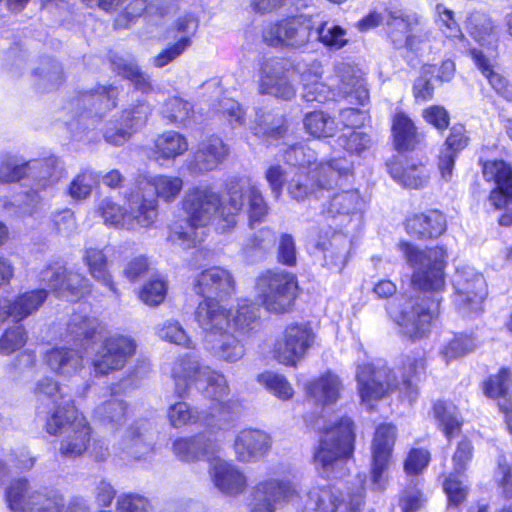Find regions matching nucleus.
<instances>
[{
	"instance_id": "34",
	"label": "nucleus",
	"mask_w": 512,
	"mask_h": 512,
	"mask_svg": "<svg viewBox=\"0 0 512 512\" xmlns=\"http://www.w3.org/2000/svg\"><path fill=\"white\" fill-rule=\"evenodd\" d=\"M469 138L466 136L465 128L462 125H454L440 150L438 168L445 181L452 176L455 159L460 151L468 145Z\"/></svg>"
},
{
	"instance_id": "2",
	"label": "nucleus",
	"mask_w": 512,
	"mask_h": 512,
	"mask_svg": "<svg viewBox=\"0 0 512 512\" xmlns=\"http://www.w3.org/2000/svg\"><path fill=\"white\" fill-rule=\"evenodd\" d=\"M365 474H357L343 492L334 485L314 484L301 494L290 480L268 478L251 490L250 512H275L278 505L292 504L295 512H361L365 497Z\"/></svg>"
},
{
	"instance_id": "11",
	"label": "nucleus",
	"mask_w": 512,
	"mask_h": 512,
	"mask_svg": "<svg viewBox=\"0 0 512 512\" xmlns=\"http://www.w3.org/2000/svg\"><path fill=\"white\" fill-rule=\"evenodd\" d=\"M314 29V17L301 14L269 25L263 31V40L270 46L299 49L311 41Z\"/></svg>"
},
{
	"instance_id": "39",
	"label": "nucleus",
	"mask_w": 512,
	"mask_h": 512,
	"mask_svg": "<svg viewBox=\"0 0 512 512\" xmlns=\"http://www.w3.org/2000/svg\"><path fill=\"white\" fill-rule=\"evenodd\" d=\"M128 405L124 400L111 397L100 403L94 410V419L108 430L115 432L128 419Z\"/></svg>"
},
{
	"instance_id": "16",
	"label": "nucleus",
	"mask_w": 512,
	"mask_h": 512,
	"mask_svg": "<svg viewBox=\"0 0 512 512\" xmlns=\"http://www.w3.org/2000/svg\"><path fill=\"white\" fill-rule=\"evenodd\" d=\"M39 281L50 288L58 298L73 301L89 292V280L78 272L67 271L60 265H49L39 274Z\"/></svg>"
},
{
	"instance_id": "29",
	"label": "nucleus",
	"mask_w": 512,
	"mask_h": 512,
	"mask_svg": "<svg viewBox=\"0 0 512 512\" xmlns=\"http://www.w3.org/2000/svg\"><path fill=\"white\" fill-rule=\"evenodd\" d=\"M336 75L339 78V91L351 103L365 105L369 100V92L362 72L348 63L336 66Z\"/></svg>"
},
{
	"instance_id": "3",
	"label": "nucleus",
	"mask_w": 512,
	"mask_h": 512,
	"mask_svg": "<svg viewBox=\"0 0 512 512\" xmlns=\"http://www.w3.org/2000/svg\"><path fill=\"white\" fill-rule=\"evenodd\" d=\"M352 163L344 158H335L316 165L314 169H288L271 165L265 172V179L272 196L277 200L286 186L289 197L302 202L312 196L318 197L321 190L338 185L342 178L352 174Z\"/></svg>"
},
{
	"instance_id": "22",
	"label": "nucleus",
	"mask_w": 512,
	"mask_h": 512,
	"mask_svg": "<svg viewBox=\"0 0 512 512\" xmlns=\"http://www.w3.org/2000/svg\"><path fill=\"white\" fill-rule=\"evenodd\" d=\"M482 173L486 181L496 185L490 193V203L495 208L512 205V168L502 160L485 161Z\"/></svg>"
},
{
	"instance_id": "61",
	"label": "nucleus",
	"mask_w": 512,
	"mask_h": 512,
	"mask_svg": "<svg viewBox=\"0 0 512 512\" xmlns=\"http://www.w3.org/2000/svg\"><path fill=\"white\" fill-rule=\"evenodd\" d=\"M478 346L476 339L470 335H455L441 350V355L448 363L474 351Z\"/></svg>"
},
{
	"instance_id": "28",
	"label": "nucleus",
	"mask_w": 512,
	"mask_h": 512,
	"mask_svg": "<svg viewBox=\"0 0 512 512\" xmlns=\"http://www.w3.org/2000/svg\"><path fill=\"white\" fill-rule=\"evenodd\" d=\"M342 390L341 378L330 370L305 385L308 400L322 407L334 405L340 399Z\"/></svg>"
},
{
	"instance_id": "8",
	"label": "nucleus",
	"mask_w": 512,
	"mask_h": 512,
	"mask_svg": "<svg viewBox=\"0 0 512 512\" xmlns=\"http://www.w3.org/2000/svg\"><path fill=\"white\" fill-rule=\"evenodd\" d=\"M45 431L50 435H61L59 452L65 458H77L88 448L91 439V427L79 414L74 405H59L46 416Z\"/></svg>"
},
{
	"instance_id": "20",
	"label": "nucleus",
	"mask_w": 512,
	"mask_h": 512,
	"mask_svg": "<svg viewBox=\"0 0 512 512\" xmlns=\"http://www.w3.org/2000/svg\"><path fill=\"white\" fill-rule=\"evenodd\" d=\"M272 447L270 435L260 429H243L235 437L233 450L242 463H256L268 455Z\"/></svg>"
},
{
	"instance_id": "38",
	"label": "nucleus",
	"mask_w": 512,
	"mask_h": 512,
	"mask_svg": "<svg viewBox=\"0 0 512 512\" xmlns=\"http://www.w3.org/2000/svg\"><path fill=\"white\" fill-rule=\"evenodd\" d=\"M46 362L57 375L72 377L82 369L83 356L77 349L58 347L47 352Z\"/></svg>"
},
{
	"instance_id": "26",
	"label": "nucleus",
	"mask_w": 512,
	"mask_h": 512,
	"mask_svg": "<svg viewBox=\"0 0 512 512\" xmlns=\"http://www.w3.org/2000/svg\"><path fill=\"white\" fill-rule=\"evenodd\" d=\"M388 35L396 48L408 47L417 50L415 45L419 17L415 13L402 10L389 11L386 19Z\"/></svg>"
},
{
	"instance_id": "13",
	"label": "nucleus",
	"mask_w": 512,
	"mask_h": 512,
	"mask_svg": "<svg viewBox=\"0 0 512 512\" xmlns=\"http://www.w3.org/2000/svg\"><path fill=\"white\" fill-rule=\"evenodd\" d=\"M315 340L316 335L310 325L290 324L274 343V356L281 364L295 367L306 357Z\"/></svg>"
},
{
	"instance_id": "63",
	"label": "nucleus",
	"mask_w": 512,
	"mask_h": 512,
	"mask_svg": "<svg viewBox=\"0 0 512 512\" xmlns=\"http://www.w3.org/2000/svg\"><path fill=\"white\" fill-rule=\"evenodd\" d=\"M511 386V372L509 369L501 368L500 371L490 376L483 384L484 394L489 398L502 399L506 402L509 388Z\"/></svg>"
},
{
	"instance_id": "36",
	"label": "nucleus",
	"mask_w": 512,
	"mask_h": 512,
	"mask_svg": "<svg viewBox=\"0 0 512 512\" xmlns=\"http://www.w3.org/2000/svg\"><path fill=\"white\" fill-rule=\"evenodd\" d=\"M189 149L187 138L177 131H166L158 135L149 157L157 162L174 161Z\"/></svg>"
},
{
	"instance_id": "43",
	"label": "nucleus",
	"mask_w": 512,
	"mask_h": 512,
	"mask_svg": "<svg viewBox=\"0 0 512 512\" xmlns=\"http://www.w3.org/2000/svg\"><path fill=\"white\" fill-rule=\"evenodd\" d=\"M47 296L48 292L45 289L22 293L12 303L4 306L6 314L16 321H21L38 311Z\"/></svg>"
},
{
	"instance_id": "4",
	"label": "nucleus",
	"mask_w": 512,
	"mask_h": 512,
	"mask_svg": "<svg viewBox=\"0 0 512 512\" xmlns=\"http://www.w3.org/2000/svg\"><path fill=\"white\" fill-rule=\"evenodd\" d=\"M182 207L187 219L173 224L168 240L187 249L200 241L198 228L207 226L216 217L225 223L222 210L228 207V201L223 202L221 195L211 185H196L185 192Z\"/></svg>"
},
{
	"instance_id": "56",
	"label": "nucleus",
	"mask_w": 512,
	"mask_h": 512,
	"mask_svg": "<svg viewBox=\"0 0 512 512\" xmlns=\"http://www.w3.org/2000/svg\"><path fill=\"white\" fill-rule=\"evenodd\" d=\"M395 437L396 429L393 425H379L372 441V457L390 459Z\"/></svg>"
},
{
	"instance_id": "19",
	"label": "nucleus",
	"mask_w": 512,
	"mask_h": 512,
	"mask_svg": "<svg viewBox=\"0 0 512 512\" xmlns=\"http://www.w3.org/2000/svg\"><path fill=\"white\" fill-rule=\"evenodd\" d=\"M228 153V147L220 137H206L187 159V170L193 177L203 176L214 171L226 159Z\"/></svg>"
},
{
	"instance_id": "9",
	"label": "nucleus",
	"mask_w": 512,
	"mask_h": 512,
	"mask_svg": "<svg viewBox=\"0 0 512 512\" xmlns=\"http://www.w3.org/2000/svg\"><path fill=\"white\" fill-rule=\"evenodd\" d=\"M172 377L175 382V393L183 398L189 393L193 383L205 381L204 396L215 402V408L223 405L228 396L229 387L224 375L201 366L196 356L186 354L179 357L173 364Z\"/></svg>"
},
{
	"instance_id": "50",
	"label": "nucleus",
	"mask_w": 512,
	"mask_h": 512,
	"mask_svg": "<svg viewBox=\"0 0 512 512\" xmlns=\"http://www.w3.org/2000/svg\"><path fill=\"white\" fill-rule=\"evenodd\" d=\"M303 123L306 132L317 138L333 137L337 131L334 119L322 111L307 113Z\"/></svg>"
},
{
	"instance_id": "45",
	"label": "nucleus",
	"mask_w": 512,
	"mask_h": 512,
	"mask_svg": "<svg viewBox=\"0 0 512 512\" xmlns=\"http://www.w3.org/2000/svg\"><path fill=\"white\" fill-rule=\"evenodd\" d=\"M471 56L491 87L507 100H511L512 89L510 88L509 81L505 76L495 70L492 60L486 56L482 50L478 49H472Z\"/></svg>"
},
{
	"instance_id": "5",
	"label": "nucleus",
	"mask_w": 512,
	"mask_h": 512,
	"mask_svg": "<svg viewBox=\"0 0 512 512\" xmlns=\"http://www.w3.org/2000/svg\"><path fill=\"white\" fill-rule=\"evenodd\" d=\"M419 367L422 368L420 361L408 358L400 383L393 371L384 364L366 363L357 365L355 379L361 404L368 410H372L375 403L395 388H399L410 401L415 400L418 391L414 383V377H416Z\"/></svg>"
},
{
	"instance_id": "35",
	"label": "nucleus",
	"mask_w": 512,
	"mask_h": 512,
	"mask_svg": "<svg viewBox=\"0 0 512 512\" xmlns=\"http://www.w3.org/2000/svg\"><path fill=\"white\" fill-rule=\"evenodd\" d=\"M445 229V217L437 210H431L425 214H415L406 220L407 233L418 239L438 237Z\"/></svg>"
},
{
	"instance_id": "60",
	"label": "nucleus",
	"mask_w": 512,
	"mask_h": 512,
	"mask_svg": "<svg viewBox=\"0 0 512 512\" xmlns=\"http://www.w3.org/2000/svg\"><path fill=\"white\" fill-rule=\"evenodd\" d=\"M284 161L289 169H311L316 161L315 151L304 144L290 146L284 152Z\"/></svg>"
},
{
	"instance_id": "27",
	"label": "nucleus",
	"mask_w": 512,
	"mask_h": 512,
	"mask_svg": "<svg viewBox=\"0 0 512 512\" xmlns=\"http://www.w3.org/2000/svg\"><path fill=\"white\" fill-rule=\"evenodd\" d=\"M158 201L154 195L137 191L128 198L126 229L136 230L152 226L158 216Z\"/></svg>"
},
{
	"instance_id": "54",
	"label": "nucleus",
	"mask_w": 512,
	"mask_h": 512,
	"mask_svg": "<svg viewBox=\"0 0 512 512\" xmlns=\"http://www.w3.org/2000/svg\"><path fill=\"white\" fill-rule=\"evenodd\" d=\"M275 239V233L272 229L261 228L246 239L242 252L246 258L253 260L258 254L262 255L268 251L274 245Z\"/></svg>"
},
{
	"instance_id": "58",
	"label": "nucleus",
	"mask_w": 512,
	"mask_h": 512,
	"mask_svg": "<svg viewBox=\"0 0 512 512\" xmlns=\"http://www.w3.org/2000/svg\"><path fill=\"white\" fill-rule=\"evenodd\" d=\"M258 309L252 304H243L238 307L234 314H230V329L239 336L247 334L254 328L257 320Z\"/></svg>"
},
{
	"instance_id": "24",
	"label": "nucleus",
	"mask_w": 512,
	"mask_h": 512,
	"mask_svg": "<svg viewBox=\"0 0 512 512\" xmlns=\"http://www.w3.org/2000/svg\"><path fill=\"white\" fill-rule=\"evenodd\" d=\"M173 453L182 462L207 460L209 464L220 451V445L205 434L181 437L172 444Z\"/></svg>"
},
{
	"instance_id": "18",
	"label": "nucleus",
	"mask_w": 512,
	"mask_h": 512,
	"mask_svg": "<svg viewBox=\"0 0 512 512\" xmlns=\"http://www.w3.org/2000/svg\"><path fill=\"white\" fill-rule=\"evenodd\" d=\"M135 350L136 344L129 337L118 335L107 338L93 359L95 374L104 376L122 369Z\"/></svg>"
},
{
	"instance_id": "64",
	"label": "nucleus",
	"mask_w": 512,
	"mask_h": 512,
	"mask_svg": "<svg viewBox=\"0 0 512 512\" xmlns=\"http://www.w3.org/2000/svg\"><path fill=\"white\" fill-rule=\"evenodd\" d=\"M258 382L281 400H289L294 395L291 384L282 375L264 372L258 376Z\"/></svg>"
},
{
	"instance_id": "47",
	"label": "nucleus",
	"mask_w": 512,
	"mask_h": 512,
	"mask_svg": "<svg viewBox=\"0 0 512 512\" xmlns=\"http://www.w3.org/2000/svg\"><path fill=\"white\" fill-rule=\"evenodd\" d=\"M111 66L117 74L130 80L137 90L143 93L152 90L149 76L143 73L134 61L115 56L111 60Z\"/></svg>"
},
{
	"instance_id": "40",
	"label": "nucleus",
	"mask_w": 512,
	"mask_h": 512,
	"mask_svg": "<svg viewBox=\"0 0 512 512\" xmlns=\"http://www.w3.org/2000/svg\"><path fill=\"white\" fill-rule=\"evenodd\" d=\"M395 147L399 151L414 150L424 139L412 119L404 112H397L392 121Z\"/></svg>"
},
{
	"instance_id": "25",
	"label": "nucleus",
	"mask_w": 512,
	"mask_h": 512,
	"mask_svg": "<svg viewBox=\"0 0 512 512\" xmlns=\"http://www.w3.org/2000/svg\"><path fill=\"white\" fill-rule=\"evenodd\" d=\"M28 184L34 193L56 185L67 172L63 163L55 156L28 161Z\"/></svg>"
},
{
	"instance_id": "42",
	"label": "nucleus",
	"mask_w": 512,
	"mask_h": 512,
	"mask_svg": "<svg viewBox=\"0 0 512 512\" xmlns=\"http://www.w3.org/2000/svg\"><path fill=\"white\" fill-rule=\"evenodd\" d=\"M98 328L99 322L96 318L73 314L67 324V342H73L75 346L86 349V345H89L97 334Z\"/></svg>"
},
{
	"instance_id": "41",
	"label": "nucleus",
	"mask_w": 512,
	"mask_h": 512,
	"mask_svg": "<svg viewBox=\"0 0 512 512\" xmlns=\"http://www.w3.org/2000/svg\"><path fill=\"white\" fill-rule=\"evenodd\" d=\"M253 133L267 141L277 140L286 132V120L282 114L262 108L256 109Z\"/></svg>"
},
{
	"instance_id": "14",
	"label": "nucleus",
	"mask_w": 512,
	"mask_h": 512,
	"mask_svg": "<svg viewBox=\"0 0 512 512\" xmlns=\"http://www.w3.org/2000/svg\"><path fill=\"white\" fill-rule=\"evenodd\" d=\"M455 290L454 304L463 315L478 314L487 295L486 283L482 274L474 268H458L453 275Z\"/></svg>"
},
{
	"instance_id": "49",
	"label": "nucleus",
	"mask_w": 512,
	"mask_h": 512,
	"mask_svg": "<svg viewBox=\"0 0 512 512\" xmlns=\"http://www.w3.org/2000/svg\"><path fill=\"white\" fill-rule=\"evenodd\" d=\"M433 412L448 439L460 432L462 420L459 411L452 403L437 401L433 406Z\"/></svg>"
},
{
	"instance_id": "7",
	"label": "nucleus",
	"mask_w": 512,
	"mask_h": 512,
	"mask_svg": "<svg viewBox=\"0 0 512 512\" xmlns=\"http://www.w3.org/2000/svg\"><path fill=\"white\" fill-rule=\"evenodd\" d=\"M353 422L342 417L324 428L319 445L314 452L317 472L327 479H341L349 473L348 462L354 452Z\"/></svg>"
},
{
	"instance_id": "15",
	"label": "nucleus",
	"mask_w": 512,
	"mask_h": 512,
	"mask_svg": "<svg viewBox=\"0 0 512 512\" xmlns=\"http://www.w3.org/2000/svg\"><path fill=\"white\" fill-rule=\"evenodd\" d=\"M117 91L113 86H100L95 91L80 93L72 99L70 106L76 115V123L89 127L107 111L116 106Z\"/></svg>"
},
{
	"instance_id": "23",
	"label": "nucleus",
	"mask_w": 512,
	"mask_h": 512,
	"mask_svg": "<svg viewBox=\"0 0 512 512\" xmlns=\"http://www.w3.org/2000/svg\"><path fill=\"white\" fill-rule=\"evenodd\" d=\"M259 92L283 100H290L295 95V89L288 80L285 68L280 60L268 59L262 63Z\"/></svg>"
},
{
	"instance_id": "31",
	"label": "nucleus",
	"mask_w": 512,
	"mask_h": 512,
	"mask_svg": "<svg viewBox=\"0 0 512 512\" xmlns=\"http://www.w3.org/2000/svg\"><path fill=\"white\" fill-rule=\"evenodd\" d=\"M359 114V110L348 108L341 112V119L348 126L356 123V120L352 118L358 117ZM337 144L350 154L360 155L370 148L372 139L369 134L360 128L347 127L337 138Z\"/></svg>"
},
{
	"instance_id": "12",
	"label": "nucleus",
	"mask_w": 512,
	"mask_h": 512,
	"mask_svg": "<svg viewBox=\"0 0 512 512\" xmlns=\"http://www.w3.org/2000/svg\"><path fill=\"white\" fill-rule=\"evenodd\" d=\"M256 289L268 311L283 313L296 297L297 282L291 273L267 271L258 278Z\"/></svg>"
},
{
	"instance_id": "32",
	"label": "nucleus",
	"mask_w": 512,
	"mask_h": 512,
	"mask_svg": "<svg viewBox=\"0 0 512 512\" xmlns=\"http://www.w3.org/2000/svg\"><path fill=\"white\" fill-rule=\"evenodd\" d=\"M351 246L348 235L334 231L329 238L321 239L317 247L322 250L324 265L331 270L341 272L347 263Z\"/></svg>"
},
{
	"instance_id": "21",
	"label": "nucleus",
	"mask_w": 512,
	"mask_h": 512,
	"mask_svg": "<svg viewBox=\"0 0 512 512\" xmlns=\"http://www.w3.org/2000/svg\"><path fill=\"white\" fill-rule=\"evenodd\" d=\"M209 476L215 488L227 496H238L247 488L246 475L232 462L217 455L209 464Z\"/></svg>"
},
{
	"instance_id": "46",
	"label": "nucleus",
	"mask_w": 512,
	"mask_h": 512,
	"mask_svg": "<svg viewBox=\"0 0 512 512\" xmlns=\"http://www.w3.org/2000/svg\"><path fill=\"white\" fill-rule=\"evenodd\" d=\"M363 207L364 201L359 192L357 190H347L334 194L323 213L331 218L350 216L361 212Z\"/></svg>"
},
{
	"instance_id": "59",
	"label": "nucleus",
	"mask_w": 512,
	"mask_h": 512,
	"mask_svg": "<svg viewBox=\"0 0 512 512\" xmlns=\"http://www.w3.org/2000/svg\"><path fill=\"white\" fill-rule=\"evenodd\" d=\"M100 174L92 170L81 171L70 183L68 195L75 200H84L92 193V188L99 182Z\"/></svg>"
},
{
	"instance_id": "6",
	"label": "nucleus",
	"mask_w": 512,
	"mask_h": 512,
	"mask_svg": "<svg viewBox=\"0 0 512 512\" xmlns=\"http://www.w3.org/2000/svg\"><path fill=\"white\" fill-rule=\"evenodd\" d=\"M209 303H199L194 313L195 321L204 333V348L220 361L238 362L246 350L241 336L229 330V310Z\"/></svg>"
},
{
	"instance_id": "30",
	"label": "nucleus",
	"mask_w": 512,
	"mask_h": 512,
	"mask_svg": "<svg viewBox=\"0 0 512 512\" xmlns=\"http://www.w3.org/2000/svg\"><path fill=\"white\" fill-rule=\"evenodd\" d=\"M168 420L174 428H180L186 425L199 423L211 430L222 428L221 419L213 412L206 410H193L186 402H176L168 409Z\"/></svg>"
},
{
	"instance_id": "10",
	"label": "nucleus",
	"mask_w": 512,
	"mask_h": 512,
	"mask_svg": "<svg viewBox=\"0 0 512 512\" xmlns=\"http://www.w3.org/2000/svg\"><path fill=\"white\" fill-rule=\"evenodd\" d=\"M228 207L222 210L225 215L223 229L233 227L236 217L247 202V213L250 225L261 222L268 214V205L260 189L251 183L231 182L227 186Z\"/></svg>"
},
{
	"instance_id": "37",
	"label": "nucleus",
	"mask_w": 512,
	"mask_h": 512,
	"mask_svg": "<svg viewBox=\"0 0 512 512\" xmlns=\"http://www.w3.org/2000/svg\"><path fill=\"white\" fill-rule=\"evenodd\" d=\"M37 487L33 486L25 477L10 481L5 489V502L11 512H31Z\"/></svg>"
},
{
	"instance_id": "52",
	"label": "nucleus",
	"mask_w": 512,
	"mask_h": 512,
	"mask_svg": "<svg viewBox=\"0 0 512 512\" xmlns=\"http://www.w3.org/2000/svg\"><path fill=\"white\" fill-rule=\"evenodd\" d=\"M467 28L470 35L482 46L496 41L494 25L485 14L472 13L468 18Z\"/></svg>"
},
{
	"instance_id": "53",
	"label": "nucleus",
	"mask_w": 512,
	"mask_h": 512,
	"mask_svg": "<svg viewBox=\"0 0 512 512\" xmlns=\"http://www.w3.org/2000/svg\"><path fill=\"white\" fill-rule=\"evenodd\" d=\"M34 76L38 87L42 90L57 88L63 81L62 66L50 58L44 59L35 69Z\"/></svg>"
},
{
	"instance_id": "55",
	"label": "nucleus",
	"mask_w": 512,
	"mask_h": 512,
	"mask_svg": "<svg viewBox=\"0 0 512 512\" xmlns=\"http://www.w3.org/2000/svg\"><path fill=\"white\" fill-rule=\"evenodd\" d=\"M314 36L323 45L336 50L343 48L348 43L346 30L339 25L329 24V22L315 25Z\"/></svg>"
},
{
	"instance_id": "48",
	"label": "nucleus",
	"mask_w": 512,
	"mask_h": 512,
	"mask_svg": "<svg viewBox=\"0 0 512 512\" xmlns=\"http://www.w3.org/2000/svg\"><path fill=\"white\" fill-rule=\"evenodd\" d=\"M182 187L183 181L180 177L158 175L145 182L144 187L139 189L146 191L149 188L153 192L151 195L155 196L156 194L157 197L166 202H173L179 195Z\"/></svg>"
},
{
	"instance_id": "1",
	"label": "nucleus",
	"mask_w": 512,
	"mask_h": 512,
	"mask_svg": "<svg viewBox=\"0 0 512 512\" xmlns=\"http://www.w3.org/2000/svg\"><path fill=\"white\" fill-rule=\"evenodd\" d=\"M399 249L413 270L411 283L419 294L399 305L390 303L387 312L402 333L415 340L427 335L438 312L437 293L445 286L447 252L440 246L420 249L408 242H400Z\"/></svg>"
},
{
	"instance_id": "57",
	"label": "nucleus",
	"mask_w": 512,
	"mask_h": 512,
	"mask_svg": "<svg viewBox=\"0 0 512 512\" xmlns=\"http://www.w3.org/2000/svg\"><path fill=\"white\" fill-rule=\"evenodd\" d=\"M28 161L20 162L17 157L6 155L0 160V182L15 183L28 181Z\"/></svg>"
},
{
	"instance_id": "44",
	"label": "nucleus",
	"mask_w": 512,
	"mask_h": 512,
	"mask_svg": "<svg viewBox=\"0 0 512 512\" xmlns=\"http://www.w3.org/2000/svg\"><path fill=\"white\" fill-rule=\"evenodd\" d=\"M84 262L88 266L92 278L100 285L106 287L113 295L119 296L113 277L107 268L105 253L97 248H88L85 251Z\"/></svg>"
},
{
	"instance_id": "62",
	"label": "nucleus",
	"mask_w": 512,
	"mask_h": 512,
	"mask_svg": "<svg viewBox=\"0 0 512 512\" xmlns=\"http://www.w3.org/2000/svg\"><path fill=\"white\" fill-rule=\"evenodd\" d=\"M32 503L31 512H61L64 498L57 490L39 487Z\"/></svg>"
},
{
	"instance_id": "51",
	"label": "nucleus",
	"mask_w": 512,
	"mask_h": 512,
	"mask_svg": "<svg viewBox=\"0 0 512 512\" xmlns=\"http://www.w3.org/2000/svg\"><path fill=\"white\" fill-rule=\"evenodd\" d=\"M162 113L171 123L183 127L191 124L194 115L192 105L179 97L168 98L164 103Z\"/></svg>"
},
{
	"instance_id": "33",
	"label": "nucleus",
	"mask_w": 512,
	"mask_h": 512,
	"mask_svg": "<svg viewBox=\"0 0 512 512\" xmlns=\"http://www.w3.org/2000/svg\"><path fill=\"white\" fill-rule=\"evenodd\" d=\"M387 168L391 177L407 188H422L429 180V172L425 165L413 160H406L403 163L395 159L387 163Z\"/></svg>"
},
{
	"instance_id": "17",
	"label": "nucleus",
	"mask_w": 512,
	"mask_h": 512,
	"mask_svg": "<svg viewBox=\"0 0 512 512\" xmlns=\"http://www.w3.org/2000/svg\"><path fill=\"white\" fill-rule=\"evenodd\" d=\"M193 290L204 297L200 303L224 307L219 302L229 298L235 292V280L230 271L215 266L203 270L193 282Z\"/></svg>"
}]
</instances>
